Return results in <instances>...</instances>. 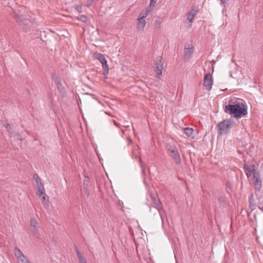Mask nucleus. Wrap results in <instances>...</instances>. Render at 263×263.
I'll return each mask as SVG.
<instances>
[{
    "mask_svg": "<svg viewBox=\"0 0 263 263\" xmlns=\"http://www.w3.org/2000/svg\"><path fill=\"white\" fill-rule=\"evenodd\" d=\"M83 263H86V261H85V262H83Z\"/></svg>",
    "mask_w": 263,
    "mask_h": 263,
    "instance_id": "42",
    "label": "nucleus"
},
{
    "mask_svg": "<svg viewBox=\"0 0 263 263\" xmlns=\"http://www.w3.org/2000/svg\"><path fill=\"white\" fill-rule=\"evenodd\" d=\"M57 88L59 90L62 96H64L66 93V91L65 88L63 86L62 83H59V84L57 85Z\"/></svg>",
    "mask_w": 263,
    "mask_h": 263,
    "instance_id": "22",
    "label": "nucleus"
},
{
    "mask_svg": "<svg viewBox=\"0 0 263 263\" xmlns=\"http://www.w3.org/2000/svg\"><path fill=\"white\" fill-rule=\"evenodd\" d=\"M94 0H87V6H90L93 2Z\"/></svg>",
    "mask_w": 263,
    "mask_h": 263,
    "instance_id": "35",
    "label": "nucleus"
},
{
    "mask_svg": "<svg viewBox=\"0 0 263 263\" xmlns=\"http://www.w3.org/2000/svg\"><path fill=\"white\" fill-rule=\"evenodd\" d=\"M224 110L227 114L236 118H240L248 114L247 108L242 103L226 105Z\"/></svg>",
    "mask_w": 263,
    "mask_h": 263,
    "instance_id": "1",
    "label": "nucleus"
},
{
    "mask_svg": "<svg viewBox=\"0 0 263 263\" xmlns=\"http://www.w3.org/2000/svg\"><path fill=\"white\" fill-rule=\"evenodd\" d=\"M254 180V187L256 191L259 192L262 187V181L259 173H255L253 177Z\"/></svg>",
    "mask_w": 263,
    "mask_h": 263,
    "instance_id": "10",
    "label": "nucleus"
},
{
    "mask_svg": "<svg viewBox=\"0 0 263 263\" xmlns=\"http://www.w3.org/2000/svg\"><path fill=\"white\" fill-rule=\"evenodd\" d=\"M197 13V11L194 9H192L191 10V11L189 12V13L188 14L187 16V19L189 20V21L190 23L192 22V21L194 19V17Z\"/></svg>",
    "mask_w": 263,
    "mask_h": 263,
    "instance_id": "17",
    "label": "nucleus"
},
{
    "mask_svg": "<svg viewBox=\"0 0 263 263\" xmlns=\"http://www.w3.org/2000/svg\"><path fill=\"white\" fill-rule=\"evenodd\" d=\"M132 154H133V156L135 158H139V162L140 163L141 166L142 167V174H143V175L144 176H145L146 174H145V172L144 171V168L143 167V165L142 164V160H141L140 158H139V156H138V154H139L138 147L137 146H135L134 148L133 149V150H132Z\"/></svg>",
    "mask_w": 263,
    "mask_h": 263,
    "instance_id": "13",
    "label": "nucleus"
},
{
    "mask_svg": "<svg viewBox=\"0 0 263 263\" xmlns=\"http://www.w3.org/2000/svg\"><path fill=\"white\" fill-rule=\"evenodd\" d=\"M87 21V18L86 15H83V22H86Z\"/></svg>",
    "mask_w": 263,
    "mask_h": 263,
    "instance_id": "38",
    "label": "nucleus"
},
{
    "mask_svg": "<svg viewBox=\"0 0 263 263\" xmlns=\"http://www.w3.org/2000/svg\"><path fill=\"white\" fill-rule=\"evenodd\" d=\"M15 18L16 21L20 23V25H24L25 26H29V24L30 23L29 20L25 18H21V17L17 15L15 16Z\"/></svg>",
    "mask_w": 263,
    "mask_h": 263,
    "instance_id": "15",
    "label": "nucleus"
},
{
    "mask_svg": "<svg viewBox=\"0 0 263 263\" xmlns=\"http://www.w3.org/2000/svg\"><path fill=\"white\" fill-rule=\"evenodd\" d=\"M155 71L157 75H161L163 69V62L162 57H158L156 58L155 61Z\"/></svg>",
    "mask_w": 263,
    "mask_h": 263,
    "instance_id": "6",
    "label": "nucleus"
},
{
    "mask_svg": "<svg viewBox=\"0 0 263 263\" xmlns=\"http://www.w3.org/2000/svg\"><path fill=\"white\" fill-rule=\"evenodd\" d=\"M83 122H84L85 123V124H86V126L87 127V123H85V119H84V117H83Z\"/></svg>",
    "mask_w": 263,
    "mask_h": 263,
    "instance_id": "40",
    "label": "nucleus"
},
{
    "mask_svg": "<svg viewBox=\"0 0 263 263\" xmlns=\"http://www.w3.org/2000/svg\"><path fill=\"white\" fill-rule=\"evenodd\" d=\"M12 137H15L17 140H22V139L21 138V135L18 132H14L13 136Z\"/></svg>",
    "mask_w": 263,
    "mask_h": 263,
    "instance_id": "29",
    "label": "nucleus"
},
{
    "mask_svg": "<svg viewBox=\"0 0 263 263\" xmlns=\"http://www.w3.org/2000/svg\"><path fill=\"white\" fill-rule=\"evenodd\" d=\"M255 168L256 166L254 164L249 165L246 163H245L243 169L248 178L250 177L252 175H253V177L255 173H259Z\"/></svg>",
    "mask_w": 263,
    "mask_h": 263,
    "instance_id": "8",
    "label": "nucleus"
},
{
    "mask_svg": "<svg viewBox=\"0 0 263 263\" xmlns=\"http://www.w3.org/2000/svg\"><path fill=\"white\" fill-rule=\"evenodd\" d=\"M142 13H141L138 18L137 28L138 29L143 30L146 25L145 16H143Z\"/></svg>",
    "mask_w": 263,
    "mask_h": 263,
    "instance_id": "11",
    "label": "nucleus"
},
{
    "mask_svg": "<svg viewBox=\"0 0 263 263\" xmlns=\"http://www.w3.org/2000/svg\"><path fill=\"white\" fill-rule=\"evenodd\" d=\"M38 222L34 218H32L30 220L31 231L32 233L36 235L39 234V226Z\"/></svg>",
    "mask_w": 263,
    "mask_h": 263,
    "instance_id": "12",
    "label": "nucleus"
},
{
    "mask_svg": "<svg viewBox=\"0 0 263 263\" xmlns=\"http://www.w3.org/2000/svg\"><path fill=\"white\" fill-rule=\"evenodd\" d=\"M75 249L79 259V262L80 263H82V255L81 254L80 251L78 250L76 246H75Z\"/></svg>",
    "mask_w": 263,
    "mask_h": 263,
    "instance_id": "26",
    "label": "nucleus"
},
{
    "mask_svg": "<svg viewBox=\"0 0 263 263\" xmlns=\"http://www.w3.org/2000/svg\"><path fill=\"white\" fill-rule=\"evenodd\" d=\"M76 10L79 13H81L82 11V7L81 6H77L76 7Z\"/></svg>",
    "mask_w": 263,
    "mask_h": 263,
    "instance_id": "33",
    "label": "nucleus"
},
{
    "mask_svg": "<svg viewBox=\"0 0 263 263\" xmlns=\"http://www.w3.org/2000/svg\"><path fill=\"white\" fill-rule=\"evenodd\" d=\"M41 197H42V202H43L44 205L46 207H48L49 204V200L46 199V195H44L42 196Z\"/></svg>",
    "mask_w": 263,
    "mask_h": 263,
    "instance_id": "23",
    "label": "nucleus"
},
{
    "mask_svg": "<svg viewBox=\"0 0 263 263\" xmlns=\"http://www.w3.org/2000/svg\"><path fill=\"white\" fill-rule=\"evenodd\" d=\"M96 59H98V60L102 64V69L103 70V74L107 77L108 74L109 69L107 64V61L105 57L101 53H97L96 54Z\"/></svg>",
    "mask_w": 263,
    "mask_h": 263,
    "instance_id": "4",
    "label": "nucleus"
},
{
    "mask_svg": "<svg viewBox=\"0 0 263 263\" xmlns=\"http://www.w3.org/2000/svg\"><path fill=\"white\" fill-rule=\"evenodd\" d=\"M169 152L172 153V152L177 149V147L175 145H169L168 147Z\"/></svg>",
    "mask_w": 263,
    "mask_h": 263,
    "instance_id": "28",
    "label": "nucleus"
},
{
    "mask_svg": "<svg viewBox=\"0 0 263 263\" xmlns=\"http://www.w3.org/2000/svg\"><path fill=\"white\" fill-rule=\"evenodd\" d=\"M161 22L160 20L155 21V26L157 28H159L161 27Z\"/></svg>",
    "mask_w": 263,
    "mask_h": 263,
    "instance_id": "30",
    "label": "nucleus"
},
{
    "mask_svg": "<svg viewBox=\"0 0 263 263\" xmlns=\"http://www.w3.org/2000/svg\"><path fill=\"white\" fill-rule=\"evenodd\" d=\"M193 52V47H192L191 48H185V51H184V58L185 59H187V60L190 59L192 57Z\"/></svg>",
    "mask_w": 263,
    "mask_h": 263,
    "instance_id": "16",
    "label": "nucleus"
},
{
    "mask_svg": "<svg viewBox=\"0 0 263 263\" xmlns=\"http://www.w3.org/2000/svg\"><path fill=\"white\" fill-rule=\"evenodd\" d=\"M14 254L19 263H31L28 258L16 247L14 248Z\"/></svg>",
    "mask_w": 263,
    "mask_h": 263,
    "instance_id": "5",
    "label": "nucleus"
},
{
    "mask_svg": "<svg viewBox=\"0 0 263 263\" xmlns=\"http://www.w3.org/2000/svg\"><path fill=\"white\" fill-rule=\"evenodd\" d=\"M213 83V78L210 72L206 73L204 77L203 85L206 89L210 90Z\"/></svg>",
    "mask_w": 263,
    "mask_h": 263,
    "instance_id": "9",
    "label": "nucleus"
},
{
    "mask_svg": "<svg viewBox=\"0 0 263 263\" xmlns=\"http://www.w3.org/2000/svg\"><path fill=\"white\" fill-rule=\"evenodd\" d=\"M81 103V100H80V99H79V101H78V105H79V107L80 111L81 113L82 114V109H81V107L80 106V104Z\"/></svg>",
    "mask_w": 263,
    "mask_h": 263,
    "instance_id": "36",
    "label": "nucleus"
},
{
    "mask_svg": "<svg viewBox=\"0 0 263 263\" xmlns=\"http://www.w3.org/2000/svg\"><path fill=\"white\" fill-rule=\"evenodd\" d=\"M52 78H53L54 82L57 85L59 84V83H61V79L57 77V76L55 74H52Z\"/></svg>",
    "mask_w": 263,
    "mask_h": 263,
    "instance_id": "25",
    "label": "nucleus"
},
{
    "mask_svg": "<svg viewBox=\"0 0 263 263\" xmlns=\"http://www.w3.org/2000/svg\"><path fill=\"white\" fill-rule=\"evenodd\" d=\"M171 157L176 164L179 165L181 163V158L178 149L171 153Z\"/></svg>",
    "mask_w": 263,
    "mask_h": 263,
    "instance_id": "14",
    "label": "nucleus"
},
{
    "mask_svg": "<svg viewBox=\"0 0 263 263\" xmlns=\"http://www.w3.org/2000/svg\"><path fill=\"white\" fill-rule=\"evenodd\" d=\"M229 0H220V3L221 5H223L224 6L225 4H227Z\"/></svg>",
    "mask_w": 263,
    "mask_h": 263,
    "instance_id": "34",
    "label": "nucleus"
},
{
    "mask_svg": "<svg viewBox=\"0 0 263 263\" xmlns=\"http://www.w3.org/2000/svg\"><path fill=\"white\" fill-rule=\"evenodd\" d=\"M184 133L189 137H191L192 138H194V136L193 135V129L192 128L186 127L183 129Z\"/></svg>",
    "mask_w": 263,
    "mask_h": 263,
    "instance_id": "18",
    "label": "nucleus"
},
{
    "mask_svg": "<svg viewBox=\"0 0 263 263\" xmlns=\"http://www.w3.org/2000/svg\"><path fill=\"white\" fill-rule=\"evenodd\" d=\"M36 194L40 197H42V196L46 195V193H45V189H44V185L39 186L37 187Z\"/></svg>",
    "mask_w": 263,
    "mask_h": 263,
    "instance_id": "19",
    "label": "nucleus"
},
{
    "mask_svg": "<svg viewBox=\"0 0 263 263\" xmlns=\"http://www.w3.org/2000/svg\"><path fill=\"white\" fill-rule=\"evenodd\" d=\"M152 199L153 200L154 204L155 205V208L159 212L160 216L162 220V222L163 223L164 217L163 215V210L161 207V203L160 200L157 198L156 196H152Z\"/></svg>",
    "mask_w": 263,
    "mask_h": 263,
    "instance_id": "7",
    "label": "nucleus"
},
{
    "mask_svg": "<svg viewBox=\"0 0 263 263\" xmlns=\"http://www.w3.org/2000/svg\"><path fill=\"white\" fill-rule=\"evenodd\" d=\"M83 94H85L86 95H90V96H91L92 97V98L93 99H95V96L94 95L92 94V93H90L89 92H84V93H83Z\"/></svg>",
    "mask_w": 263,
    "mask_h": 263,
    "instance_id": "37",
    "label": "nucleus"
},
{
    "mask_svg": "<svg viewBox=\"0 0 263 263\" xmlns=\"http://www.w3.org/2000/svg\"><path fill=\"white\" fill-rule=\"evenodd\" d=\"M78 20H81L82 19V15H80L77 17Z\"/></svg>",
    "mask_w": 263,
    "mask_h": 263,
    "instance_id": "39",
    "label": "nucleus"
},
{
    "mask_svg": "<svg viewBox=\"0 0 263 263\" xmlns=\"http://www.w3.org/2000/svg\"><path fill=\"white\" fill-rule=\"evenodd\" d=\"M33 179L35 180L37 185V187L43 185V184L42 183L41 179L37 174H35L33 175Z\"/></svg>",
    "mask_w": 263,
    "mask_h": 263,
    "instance_id": "21",
    "label": "nucleus"
},
{
    "mask_svg": "<svg viewBox=\"0 0 263 263\" xmlns=\"http://www.w3.org/2000/svg\"><path fill=\"white\" fill-rule=\"evenodd\" d=\"M218 201L221 204L223 202H224L225 199L222 196H219L218 198Z\"/></svg>",
    "mask_w": 263,
    "mask_h": 263,
    "instance_id": "32",
    "label": "nucleus"
},
{
    "mask_svg": "<svg viewBox=\"0 0 263 263\" xmlns=\"http://www.w3.org/2000/svg\"><path fill=\"white\" fill-rule=\"evenodd\" d=\"M3 126L6 128V130L11 136L13 135L14 132L13 131V128L10 124L8 123H5L4 124Z\"/></svg>",
    "mask_w": 263,
    "mask_h": 263,
    "instance_id": "20",
    "label": "nucleus"
},
{
    "mask_svg": "<svg viewBox=\"0 0 263 263\" xmlns=\"http://www.w3.org/2000/svg\"><path fill=\"white\" fill-rule=\"evenodd\" d=\"M83 175V190H84V194L86 196V197H85L83 195V200L86 203H92L93 202V196L91 193L93 191L94 183L88 176Z\"/></svg>",
    "mask_w": 263,
    "mask_h": 263,
    "instance_id": "2",
    "label": "nucleus"
},
{
    "mask_svg": "<svg viewBox=\"0 0 263 263\" xmlns=\"http://www.w3.org/2000/svg\"><path fill=\"white\" fill-rule=\"evenodd\" d=\"M128 140H129V142L130 143H132V140H131L130 138H129V139H128Z\"/></svg>",
    "mask_w": 263,
    "mask_h": 263,
    "instance_id": "41",
    "label": "nucleus"
},
{
    "mask_svg": "<svg viewBox=\"0 0 263 263\" xmlns=\"http://www.w3.org/2000/svg\"><path fill=\"white\" fill-rule=\"evenodd\" d=\"M153 8H152V6H151L149 5V6L147 8L146 10L144 12H142L143 16H145V17L147 16V15L149 14V13L152 11Z\"/></svg>",
    "mask_w": 263,
    "mask_h": 263,
    "instance_id": "24",
    "label": "nucleus"
},
{
    "mask_svg": "<svg viewBox=\"0 0 263 263\" xmlns=\"http://www.w3.org/2000/svg\"><path fill=\"white\" fill-rule=\"evenodd\" d=\"M258 208L263 212V199H260L257 203Z\"/></svg>",
    "mask_w": 263,
    "mask_h": 263,
    "instance_id": "27",
    "label": "nucleus"
},
{
    "mask_svg": "<svg viewBox=\"0 0 263 263\" xmlns=\"http://www.w3.org/2000/svg\"><path fill=\"white\" fill-rule=\"evenodd\" d=\"M235 124L232 119H227L222 121L218 124V132L220 135L226 134L233 127Z\"/></svg>",
    "mask_w": 263,
    "mask_h": 263,
    "instance_id": "3",
    "label": "nucleus"
},
{
    "mask_svg": "<svg viewBox=\"0 0 263 263\" xmlns=\"http://www.w3.org/2000/svg\"><path fill=\"white\" fill-rule=\"evenodd\" d=\"M158 0H151L149 5L152 6V8H154L156 4V2Z\"/></svg>",
    "mask_w": 263,
    "mask_h": 263,
    "instance_id": "31",
    "label": "nucleus"
}]
</instances>
